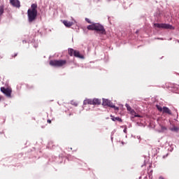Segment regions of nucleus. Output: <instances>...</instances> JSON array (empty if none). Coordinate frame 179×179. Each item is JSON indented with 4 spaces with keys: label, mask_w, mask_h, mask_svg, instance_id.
I'll return each mask as SVG.
<instances>
[{
    "label": "nucleus",
    "mask_w": 179,
    "mask_h": 179,
    "mask_svg": "<svg viewBox=\"0 0 179 179\" xmlns=\"http://www.w3.org/2000/svg\"><path fill=\"white\" fill-rule=\"evenodd\" d=\"M28 22L33 23L37 19V4L33 3L27 10Z\"/></svg>",
    "instance_id": "1"
},
{
    "label": "nucleus",
    "mask_w": 179,
    "mask_h": 179,
    "mask_svg": "<svg viewBox=\"0 0 179 179\" xmlns=\"http://www.w3.org/2000/svg\"><path fill=\"white\" fill-rule=\"evenodd\" d=\"M90 30H95L99 34H106V29H104V27L101 24L91 23Z\"/></svg>",
    "instance_id": "2"
},
{
    "label": "nucleus",
    "mask_w": 179,
    "mask_h": 179,
    "mask_svg": "<svg viewBox=\"0 0 179 179\" xmlns=\"http://www.w3.org/2000/svg\"><path fill=\"white\" fill-rule=\"evenodd\" d=\"M50 65L51 66H55L56 68H61V67L65 66V65H66V60H64V59L50 60Z\"/></svg>",
    "instance_id": "3"
},
{
    "label": "nucleus",
    "mask_w": 179,
    "mask_h": 179,
    "mask_svg": "<svg viewBox=\"0 0 179 179\" xmlns=\"http://www.w3.org/2000/svg\"><path fill=\"white\" fill-rule=\"evenodd\" d=\"M69 55L70 57H76V58L83 59V55L78 50H75L72 48L69 49Z\"/></svg>",
    "instance_id": "4"
},
{
    "label": "nucleus",
    "mask_w": 179,
    "mask_h": 179,
    "mask_svg": "<svg viewBox=\"0 0 179 179\" xmlns=\"http://www.w3.org/2000/svg\"><path fill=\"white\" fill-rule=\"evenodd\" d=\"M155 27H157V29H166L170 30H174V27L173 25H170L169 24H159L155 23L154 24Z\"/></svg>",
    "instance_id": "5"
},
{
    "label": "nucleus",
    "mask_w": 179,
    "mask_h": 179,
    "mask_svg": "<svg viewBox=\"0 0 179 179\" xmlns=\"http://www.w3.org/2000/svg\"><path fill=\"white\" fill-rule=\"evenodd\" d=\"M0 90L1 92L3 93V94H5V96H6V97H8V98L12 97V88L10 87L5 88L4 87H1L0 88Z\"/></svg>",
    "instance_id": "6"
},
{
    "label": "nucleus",
    "mask_w": 179,
    "mask_h": 179,
    "mask_svg": "<svg viewBox=\"0 0 179 179\" xmlns=\"http://www.w3.org/2000/svg\"><path fill=\"white\" fill-rule=\"evenodd\" d=\"M102 105H103L104 106H107L108 107L110 108H115V106L113 104V102H111V101L106 99H103Z\"/></svg>",
    "instance_id": "7"
},
{
    "label": "nucleus",
    "mask_w": 179,
    "mask_h": 179,
    "mask_svg": "<svg viewBox=\"0 0 179 179\" xmlns=\"http://www.w3.org/2000/svg\"><path fill=\"white\" fill-rule=\"evenodd\" d=\"M90 104L93 106H100V104H101V99H94L90 101Z\"/></svg>",
    "instance_id": "8"
},
{
    "label": "nucleus",
    "mask_w": 179,
    "mask_h": 179,
    "mask_svg": "<svg viewBox=\"0 0 179 179\" xmlns=\"http://www.w3.org/2000/svg\"><path fill=\"white\" fill-rule=\"evenodd\" d=\"M10 2L13 6L20 8V1H19V0H10Z\"/></svg>",
    "instance_id": "9"
},
{
    "label": "nucleus",
    "mask_w": 179,
    "mask_h": 179,
    "mask_svg": "<svg viewBox=\"0 0 179 179\" xmlns=\"http://www.w3.org/2000/svg\"><path fill=\"white\" fill-rule=\"evenodd\" d=\"M162 112L164 114H169V115H171V110L168 107L164 106Z\"/></svg>",
    "instance_id": "10"
},
{
    "label": "nucleus",
    "mask_w": 179,
    "mask_h": 179,
    "mask_svg": "<svg viewBox=\"0 0 179 179\" xmlns=\"http://www.w3.org/2000/svg\"><path fill=\"white\" fill-rule=\"evenodd\" d=\"M63 23H64V26H66V27H71V26H72V24H73V22H71L67 20H64Z\"/></svg>",
    "instance_id": "11"
},
{
    "label": "nucleus",
    "mask_w": 179,
    "mask_h": 179,
    "mask_svg": "<svg viewBox=\"0 0 179 179\" xmlns=\"http://www.w3.org/2000/svg\"><path fill=\"white\" fill-rule=\"evenodd\" d=\"M110 118L112 121H118L119 122H122V119L120 118L119 117H114L113 115H110Z\"/></svg>",
    "instance_id": "12"
},
{
    "label": "nucleus",
    "mask_w": 179,
    "mask_h": 179,
    "mask_svg": "<svg viewBox=\"0 0 179 179\" xmlns=\"http://www.w3.org/2000/svg\"><path fill=\"white\" fill-rule=\"evenodd\" d=\"M3 8L4 7L3 5L0 6V16H2V15H3V10H4Z\"/></svg>",
    "instance_id": "13"
},
{
    "label": "nucleus",
    "mask_w": 179,
    "mask_h": 179,
    "mask_svg": "<svg viewBox=\"0 0 179 179\" xmlns=\"http://www.w3.org/2000/svg\"><path fill=\"white\" fill-rule=\"evenodd\" d=\"M71 106H74L75 107H78V103L77 101L73 100V101H71Z\"/></svg>",
    "instance_id": "14"
},
{
    "label": "nucleus",
    "mask_w": 179,
    "mask_h": 179,
    "mask_svg": "<svg viewBox=\"0 0 179 179\" xmlns=\"http://www.w3.org/2000/svg\"><path fill=\"white\" fill-rule=\"evenodd\" d=\"M84 106H86L87 104H90V99H85L83 102Z\"/></svg>",
    "instance_id": "15"
},
{
    "label": "nucleus",
    "mask_w": 179,
    "mask_h": 179,
    "mask_svg": "<svg viewBox=\"0 0 179 179\" xmlns=\"http://www.w3.org/2000/svg\"><path fill=\"white\" fill-rule=\"evenodd\" d=\"M157 108L158 111H160V112L163 111V108L159 105H157Z\"/></svg>",
    "instance_id": "16"
},
{
    "label": "nucleus",
    "mask_w": 179,
    "mask_h": 179,
    "mask_svg": "<svg viewBox=\"0 0 179 179\" xmlns=\"http://www.w3.org/2000/svg\"><path fill=\"white\" fill-rule=\"evenodd\" d=\"M126 107L128 111H131V110H132V108H131V106H129V105L128 103H126Z\"/></svg>",
    "instance_id": "17"
},
{
    "label": "nucleus",
    "mask_w": 179,
    "mask_h": 179,
    "mask_svg": "<svg viewBox=\"0 0 179 179\" xmlns=\"http://www.w3.org/2000/svg\"><path fill=\"white\" fill-rule=\"evenodd\" d=\"M161 128H162V131H167V128L164 126H162Z\"/></svg>",
    "instance_id": "18"
},
{
    "label": "nucleus",
    "mask_w": 179,
    "mask_h": 179,
    "mask_svg": "<svg viewBox=\"0 0 179 179\" xmlns=\"http://www.w3.org/2000/svg\"><path fill=\"white\" fill-rule=\"evenodd\" d=\"M85 20L87 23H90V20L89 18H85Z\"/></svg>",
    "instance_id": "19"
},
{
    "label": "nucleus",
    "mask_w": 179,
    "mask_h": 179,
    "mask_svg": "<svg viewBox=\"0 0 179 179\" xmlns=\"http://www.w3.org/2000/svg\"><path fill=\"white\" fill-rule=\"evenodd\" d=\"M123 132H124V134H127V128L124 129Z\"/></svg>",
    "instance_id": "20"
},
{
    "label": "nucleus",
    "mask_w": 179,
    "mask_h": 179,
    "mask_svg": "<svg viewBox=\"0 0 179 179\" xmlns=\"http://www.w3.org/2000/svg\"><path fill=\"white\" fill-rule=\"evenodd\" d=\"M87 29L88 30H90V25H88V26L87 27Z\"/></svg>",
    "instance_id": "21"
},
{
    "label": "nucleus",
    "mask_w": 179,
    "mask_h": 179,
    "mask_svg": "<svg viewBox=\"0 0 179 179\" xmlns=\"http://www.w3.org/2000/svg\"><path fill=\"white\" fill-rule=\"evenodd\" d=\"M48 124H51V120H48Z\"/></svg>",
    "instance_id": "22"
},
{
    "label": "nucleus",
    "mask_w": 179,
    "mask_h": 179,
    "mask_svg": "<svg viewBox=\"0 0 179 179\" xmlns=\"http://www.w3.org/2000/svg\"><path fill=\"white\" fill-rule=\"evenodd\" d=\"M175 131H178V129L177 127H174Z\"/></svg>",
    "instance_id": "23"
},
{
    "label": "nucleus",
    "mask_w": 179,
    "mask_h": 179,
    "mask_svg": "<svg viewBox=\"0 0 179 179\" xmlns=\"http://www.w3.org/2000/svg\"><path fill=\"white\" fill-rule=\"evenodd\" d=\"M115 108V110H118V107L115 106V108Z\"/></svg>",
    "instance_id": "24"
},
{
    "label": "nucleus",
    "mask_w": 179,
    "mask_h": 179,
    "mask_svg": "<svg viewBox=\"0 0 179 179\" xmlns=\"http://www.w3.org/2000/svg\"><path fill=\"white\" fill-rule=\"evenodd\" d=\"M138 33H139V31H138V30H137V31H136V34H138Z\"/></svg>",
    "instance_id": "25"
},
{
    "label": "nucleus",
    "mask_w": 179,
    "mask_h": 179,
    "mask_svg": "<svg viewBox=\"0 0 179 179\" xmlns=\"http://www.w3.org/2000/svg\"><path fill=\"white\" fill-rule=\"evenodd\" d=\"M15 57H17V54H15V55H14V58H15Z\"/></svg>",
    "instance_id": "26"
},
{
    "label": "nucleus",
    "mask_w": 179,
    "mask_h": 179,
    "mask_svg": "<svg viewBox=\"0 0 179 179\" xmlns=\"http://www.w3.org/2000/svg\"><path fill=\"white\" fill-rule=\"evenodd\" d=\"M1 58H3V57H2V55H0V59H1Z\"/></svg>",
    "instance_id": "27"
},
{
    "label": "nucleus",
    "mask_w": 179,
    "mask_h": 179,
    "mask_svg": "<svg viewBox=\"0 0 179 179\" xmlns=\"http://www.w3.org/2000/svg\"><path fill=\"white\" fill-rule=\"evenodd\" d=\"M69 115H72V114H71V113H70V114H69Z\"/></svg>",
    "instance_id": "28"
},
{
    "label": "nucleus",
    "mask_w": 179,
    "mask_h": 179,
    "mask_svg": "<svg viewBox=\"0 0 179 179\" xmlns=\"http://www.w3.org/2000/svg\"><path fill=\"white\" fill-rule=\"evenodd\" d=\"M135 117H139V116H138V115H136Z\"/></svg>",
    "instance_id": "29"
},
{
    "label": "nucleus",
    "mask_w": 179,
    "mask_h": 179,
    "mask_svg": "<svg viewBox=\"0 0 179 179\" xmlns=\"http://www.w3.org/2000/svg\"><path fill=\"white\" fill-rule=\"evenodd\" d=\"M0 100H1V96H0Z\"/></svg>",
    "instance_id": "30"
}]
</instances>
